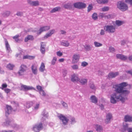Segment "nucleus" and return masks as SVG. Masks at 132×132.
<instances>
[{"label":"nucleus","instance_id":"obj_3","mask_svg":"<svg viewBox=\"0 0 132 132\" xmlns=\"http://www.w3.org/2000/svg\"><path fill=\"white\" fill-rule=\"evenodd\" d=\"M117 7L120 10L124 11L127 10L128 7L127 5L122 1H119L117 3Z\"/></svg>","mask_w":132,"mask_h":132},{"label":"nucleus","instance_id":"obj_1","mask_svg":"<svg viewBox=\"0 0 132 132\" xmlns=\"http://www.w3.org/2000/svg\"><path fill=\"white\" fill-rule=\"evenodd\" d=\"M111 97L110 102L113 104L116 103L118 100H120L122 102H124L125 101V98L122 96L121 94H119L117 92L112 94Z\"/></svg>","mask_w":132,"mask_h":132},{"label":"nucleus","instance_id":"obj_20","mask_svg":"<svg viewBox=\"0 0 132 132\" xmlns=\"http://www.w3.org/2000/svg\"><path fill=\"white\" fill-rule=\"evenodd\" d=\"M35 30H33L32 28L25 29H24V32L26 33L27 32H37V29L36 28Z\"/></svg>","mask_w":132,"mask_h":132},{"label":"nucleus","instance_id":"obj_12","mask_svg":"<svg viewBox=\"0 0 132 132\" xmlns=\"http://www.w3.org/2000/svg\"><path fill=\"white\" fill-rule=\"evenodd\" d=\"M79 79L78 77V75L75 74H73L72 75L71 77V80L73 82L78 81Z\"/></svg>","mask_w":132,"mask_h":132},{"label":"nucleus","instance_id":"obj_29","mask_svg":"<svg viewBox=\"0 0 132 132\" xmlns=\"http://www.w3.org/2000/svg\"><path fill=\"white\" fill-rule=\"evenodd\" d=\"M33 103L32 101H28L26 102L25 105L27 108H29L31 107L33 105Z\"/></svg>","mask_w":132,"mask_h":132},{"label":"nucleus","instance_id":"obj_34","mask_svg":"<svg viewBox=\"0 0 132 132\" xmlns=\"http://www.w3.org/2000/svg\"><path fill=\"white\" fill-rule=\"evenodd\" d=\"M124 22L122 21H120L119 20H117L116 21V25L118 26H119L122 25Z\"/></svg>","mask_w":132,"mask_h":132},{"label":"nucleus","instance_id":"obj_43","mask_svg":"<svg viewBox=\"0 0 132 132\" xmlns=\"http://www.w3.org/2000/svg\"><path fill=\"white\" fill-rule=\"evenodd\" d=\"M10 14V12L9 11H6L4 12L3 14V15L4 16H8Z\"/></svg>","mask_w":132,"mask_h":132},{"label":"nucleus","instance_id":"obj_35","mask_svg":"<svg viewBox=\"0 0 132 132\" xmlns=\"http://www.w3.org/2000/svg\"><path fill=\"white\" fill-rule=\"evenodd\" d=\"M11 122L8 119L6 120L5 122H3V125L4 126H7L10 125Z\"/></svg>","mask_w":132,"mask_h":132},{"label":"nucleus","instance_id":"obj_54","mask_svg":"<svg viewBox=\"0 0 132 132\" xmlns=\"http://www.w3.org/2000/svg\"><path fill=\"white\" fill-rule=\"evenodd\" d=\"M71 120V123L72 124H74L76 122V121L75 120V118L73 117H72L70 119Z\"/></svg>","mask_w":132,"mask_h":132},{"label":"nucleus","instance_id":"obj_39","mask_svg":"<svg viewBox=\"0 0 132 132\" xmlns=\"http://www.w3.org/2000/svg\"><path fill=\"white\" fill-rule=\"evenodd\" d=\"M92 18L94 20H96L98 19V16L97 14L96 13H94L92 15Z\"/></svg>","mask_w":132,"mask_h":132},{"label":"nucleus","instance_id":"obj_21","mask_svg":"<svg viewBox=\"0 0 132 132\" xmlns=\"http://www.w3.org/2000/svg\"><path fill=\"white\" fill-rule=\"evenodd\" d=\"M117 93H118V94L121 93L122 94H125V95L128 94L130 93V91L127 90H126L125 89H123L121 91H116Z\"/></svg>","mask_w":132,"mask_h":132},{"label":"nucleus","instance_id":"obj_8","mask_svg":"<svg viewBox=\"0 0 132 132\" xmlns=\"http://www.w3.org/2000/svg\"><path fill=\"white\" fill-rule=\"evenodd\" d=\"M43 128L42 123L35 125L33 127V130L35 132H39Z\"/></svg>","mask_w":132,"mask_h":132},{"label":"nucleus","instance_id":"obj_17","mask_svg":"<svg viewBox=\"0 0 132 132\" xmlns=\"http://www.w3.org/2000/svg\"><path fill=\"white\" fill-rule=\"evenodd\" d=\"M112 118V114L110 113H108L106 115V118L105 120V123L107 124L110 123V120Z\"/></svg>","mask_w":132,"mask_h":132},{"label":"nucleus","instance_id":"obj_50","mask_svg":"<svg viewBox=\"0 0 132 132\" xmlns=\"http://www.w3.org/2000/svg\"><path fill=\"white\" fill-rule=\"evenodd\" d=\"M109 50L110 52L113 53L115 52V48L112 46H110L109 47Z\"/></svg>","mask_w":132,"mask_h":132},{"label":"nucleus","instance_id":"obj_19","mask_svg":"<svg viewBox=\"0 0 132 132\" xmlns=\"http://www.w3.org/2000/svg\"><path fill=\"white\" fill-rule=\"evenodd\" d=\"M91 102L93 103L96 104L98 102V99L96 97L95 95H92L90 98Z\"/></svg>","mask_w":132,"mask_h":132},{"label":"nucleus","instance_id":"obj_44","mask_svg":"<svg viewBox=\"0 0 132 132\" xmlns=\"http://www.w3.org/2000/svg\"><path fill=\"white\" fill-rule=\"evenodd\" d=\"M71 67L74 70H76L78 69V66L77 64H74L71 66Z\"/></svg>","mask_w":132,"mask_h":132},{"label":"nucleus","instance_id":"obj_42","mask_svg":"<svg viewBox=\"0 0 132 132\" xmlns=\"http://www.w3.org/2000/svg\"><path fill=\"white\" fill-rule=\"evenodd\" d=\"M14 67V65L13 64H9L7 65V68L9 69L10 70H12L13 69V67Z\"/></svg>","mask_w":132,"mask_h":132},{"label":"nucleus","instance_id":"obj_6","mask_svg":"<svg viewBox=\"0 0 132 132\" xmlns=\"http://www.w3.org/2000/svg\"><path fill=\"white\" fill-rule=\"evenodd\" d=\"M27 68V66L22 64L20 66V69L18 72V73L20 76L23 75H24V72L26 71Z\"/></svg>","mask_w":132,"mask_h":132},{"label":"nucleus","instance_id":"obj_47","mask_svg":"<svg viewBox=\"0 0 132 132\" xmlns=\"http://www.w3.org/2000/svg\"><path fill=\"white\" fill-rule=\"evenodd\" d=\"M127 42H129L128 41L126 40H122L120 42L122 46L126 44Z\"/></svg>","mask_w":132,"mask_h":132},{"label":"nucleus","instance_id":"obj_28","mask_svg":"<svg viewBox=\"0 0 132 132\" xmlns=\"http://www.w3.org/2000/svg\"><path fill=\"white\" fill-rule=\"evenodd\" d=\"M78 81L82 85H85L87 83V79L83 78L79 79Z\"/></svg>","mask_w":132,"mask_h":132},{"label":"nucleus","instance_id":"obj_56","mask_svg":"<svg viewBox=\"0 0 132 132\" xmlns=\"http://www.w3.org/2000/svg\"><path fill=\"white\" fill-rule=\"evenodd\" d=\"M125 2L130 4L131 5H132V0H125Z\"/></svg>","mask_w":132,"mask_h":132},{"label":"nucleus","instance_id":"obj_31","mask_svg":"<svg viewBox=\"0 0 132 132\" xmlns=\"http://www.w3.org/2000/svg\"><path fill=\"white\" fill-rule=\"evenodd\" d=\"M45 69V65L42 62L39 68V70L41 72H43Z\"/></svg>","mask_w":132,"mask_h":132},{"label":"nucleus","instance_id":"obj_38","mask_svg":"<svg viewBox=\"0 0 132 132\" xmlns=\"http://www.w3.org/2000/svg\"><path fill=\"white\" fill-rule=\"evenodd\" d=\"M11 103L13 104L16 107L15 108H14V111H15L17 110V107L19 106L18 103L17 102L15 101H13L11 102Z\"/></svg>","mask_w":132,"mask_h":132},{"label":"nucleus","instance_id":"obj_45","mask_svg":"<svg viewBox=\"0 0 132 132\" xmlns=\"http://www.w3.org/2000/svg\"><path fill=\"white\" fill-rule=\"evenodd\" d=\"M89 86L90 88L92 89L95 90L96 89V87L92 83H91L89 84Z\"/></svg>","mask_w":132,"mask_h":132},{"label":"nucleus","instance_id":"obj_33","mask_svg":"<svg viewBox=\"0 0 132 132\" xmlns=\"http://www.w3.org/2000/svg\"><path fill=\"white\" fill-rule=\"evenodd\" d=\"M35 57L34 56H29L28 55H25L23 57V59H28L30 60L32 59L35 58Z\"/></svg>","mask_w":132,"mask_h":132},{"label":"nucleus","instance_id":"obj_27","mask_svg":"<svg viewBox=\"0 0 132 132\" xmlns=\"http://www.w3.org/2000/svg\"><path fill=\"white\" fill-rule=\"evenodd\" d=\"M119 74V73L117 72L114 73L112 72L109 74L108 75L109 77L110 78H112L115 77Z\"/></svg>","mask_w":132,"mask_h":132},{"label":"nucleus","instance_id":"obj_60","mask_svg":"<svg viewBox=\"0 0 132 132\" xmlns=\"http://www.w3.org/2000/svg\"><path fill=\"white\" fill-rule=\"evenodd\" d=\"M67 71L66 70H63V75L64 77H65L67 73Z\"/></svg>","mask_w":132,"mask_h":132},{"label":"nucleus","instance_id":"obj_23","mask_svg":"<svg viewBox=\"0 0 132 132\" xmlns=\"http://www.w3.org/2000/svg\"><path fill=\"white\" fill-rule=\"evenodd\" d=\"M31 69L33 73L36 75L37 73V67L35 64L33 65L31 67Z\"/></svg>","mask_w":132,"mask_h":132},{"label":"nucleus","instance_id":"obj_4","mask_svg":"<svg viewBox=\"0 0 132 132\" xmlns=\"http://www.w3.org/2000/svg\"><path fill=\"white\" fill-rule=\"evenodd\" d=\"M57 117L62 122V123L64 125H65L67 124L69 119L65 116L60 114Z\"/></svg>","mask_w":132,"mask_h":132},{"label":"nucleus","instance_id":"obj_25","mask_svg":"<svg viewBox=\"0 0 132 132\" xmlns=\"http://www.w3.org/2000/svg\"><path fill=\"white\" fill-rule=\"evenodd\" d=\"M95 128L98 132H101L103 130L102 127L99 125H96Z\"/></svg>","mask_w":132,"mask_h":132},{"label":"nucleus","instance_id":"obj_10","mask_svg":"<svg viewBox=\"0 0 132 132\" xmlns=\"http://www.w3.org/2000/svg\"><path fill=\"white\" fill-rule=\"evenodd\" d=\"M32 89L35 90V89L32 87L27 86L26 85H22L21 86V90L26 91Z\"/></svg>","mask_w":132,"mask_h":132},{"label":"nucleus","instance_id":"obj_57","mask_svg":"<svg viewBox=\"0 0 132 132\" xmlns=\"http://www.w3.org/2000/svg\"><path fill=\"white\" fill-rule=\"evenodd\" d=\"M36 88L37 89L39 90V92L43 90L42 89V87L40 86L39 85L37 86H36Z\"/></svg>","mask_w":132,"mask_h":132},{"label":"nucleus","instance_id":"obj_53","mask_svg":"<svg viewBox=\"0 0 132 132\" xmlns=\"http://www.w3.org/2000/svg\"><path fill=\"white\" fill-rule=\"evenodd\" d=\"M88 64V63L87 62L84 61L82 62L81 66L83 67H85Z\"/></svg>","mask_w":132,"mask_h":132},{"label":"nucleus","instance_id":"obj_22","mask_svg":"<svg viewBox=\"0 0 132 132\" xmlns=\"http://www.w3.org/2000/svg\"><path fill=\"white\" fill-rule=\"evenodd\" d=\"M123 128L121 130L122 132H126V130L128 131V129L129 128L128 127V124L125 123V124L123 125Z\"/></svg>","mask_w":132,"mask_h":132},{"label":"nucleus","instance_id":"obj_64","mask_svg":"<svg viewBox=\"0 0 132 132\" xmlns=\"http://www.w3.org/2000/svg\"><path fill=\"white\" fill-rule=\"evenodd\" d=\"M128 73L130 74L132 76V69L126 71Z\"/></svg>","mask_w":132,"mask_h":132},{"label":"nucleus","instance_id":"obj_24","mask_svg":"<svg viewBox=\"0 0 132 132\" xmlns=\"http://www.w3.org/2000/svg\"><path fill=\"white\" fill-rule=\"evenodd\" d=\"M34 39V37L31 35H28L24 39V42H27L29 40H33Z\"/></svg>","mask_w":132,"mask_h":132},{"label":"nucleus","instance_id":"obj_51","mask_svg":"<svg viewBox=\"0 0 132 132\" xmlns=\"http://www.w3.org/2000/svg\"><path fill=\"white\" fill-rule=\"evenodd\" d=\"M56 57H54L51 62V64L54 65L55 64V62L56 61Z\"/></svg>","mask_w":132,"mask_h":132},{"label":"nucleus","instance_id":"obj_26","mask_svg":"<svg viewBox=\"0 0 132 132\" xmlns=\"http://www.w3.org/2000/svg\"><path fill=\"white\" fill-rule=\"evenodd\" d=\"M5 46L7 51L8 52L10 53V52L11 51L10 49V45L7 41L6 39H5Z\"/></svg>","mask_w":132,"mask_h":132},{"label":"nucleus","instance_id":"obj_14","mask_svg":"<svg viewBox=\"0 0 132 132\" xmlns=\"http://www.w3.org/2000/svg\"><path fill=\"white\" fill-rule=\"evenodd\" d=\"M117 58L122 60H125L128 59L127 56L120 54H117L116 55Z\"/></svg>","mask_w":132,"mask_h":132},{"label":"nucleus","instance_id":"obj_2","mask_svg":"<svg viewBox=\"0 0 132 132\" xmlns=\"http://www.w3.org/2000/svg\"><path fill=\"white\" fill-rule=\"evenodd\" d=\"M128 84L127 82H123L119 84H116L113 86V88L115 89V91H121L123 89H125L124 88L127 86Z\"/></svg>","mask_w":132,"mask_h":132},{"label":"nucleus","instance_id":"obj_36","mask_svg":"<svg viewBox=\"0 0 132 132\" xmlns=\"http://www.w3.org/2000/svg\"><path fill=\"white\" fill-rule=\"evenodd\" d=\"M61 45L66 47L68 46L69 43L67 41H64L61 43Z\"/></svg>","mask_w":132,"mask_h":132},{"label":"nucleus","instance_id":"obj_9","mask_svg":"<svg viewBox=\"0 0 132 132\" xmlns=\"http://www.w3.org/2000/svg\"><path fill=\"white\" fill-rule=\"evenodd\" d=\"M27 2L28 4L32 6H38L39 5V2L38 1H32L31 0H28Z\"/></svg>","mask_w":132,"mask_h":132},{"label":"nucleus","instance_id":"obj_63","mask_svg":"<svg viewBox=\"0 0 132 132\" xmlns=\"http://www.w3.org/2000/svg\"><path fill=\"white\" fill-rule=\"evenodd\" d=\"M5 92L7 93H8L10 92L11 91V90L8 88L5 89L4 90Z\"/></svg>","mask_w":132,"mask_h":132},{"label":"nucleus","instance_id":"obj_13","mask_svg":"<svg viewBox=\"0 0 132 132\" xmlns=\"http://www.w3.org/2000/svg\"><path fill=\"white\" fill-rule=\"evenodd\" d=\"M50 28V26H43L40 28L38 31V32L39 33H41L44 31L49 30Z\"/></svg>","mask_w":132,"mask_h":132},{"label":"nucleus","instance_id":"obj_5","mask_svg":"<svg viewBox=\"0 0 132 132\" xmlns=\"http://www.w3.org/2000/svg\"><path fill=\"white\" fill-rule=\"evenodd\" d=\"M73 5L75 8L78 9H84L86 6V5L85 3L80 2L75 3Z\"/></svg>","mask_w":132,"mask_h":132},{"label":"nucleus","instance_id":"obj_37","mask_svg":"<svg viewBox=\"0 0 132 132\" xmlns=\"http://www.w3.org/2000/svg\"><path fill=\"white\" fill-rule=\"evenodd\" d=\"M130 117L128 115H126L125 116L124 121L125 122L130 121Z\"/></svg>","mask_w":132,"mask_h":132},{"label":"nucleus","instance_id":"obj_49","mask_svg":"<svg viewBox=\"0 0 132 132\" xmlns=\"http://www.w3.org/2000/svg\"><path fill=\"white\" fill-rule=\"evenodd\" d=\"M98 16L100 18L102 19L103 18H105V15L104 13H100L99 14Z\"/></svg>","mask_w":132,"mask_h":132},{"label":"nucleus","instance_id":"obj_40","mask_svg":"<svg viewBox=\"0 0 132 132\" xmlns=\"http://www.w3.org/2000/svg\"><path fill=\"white\" fill-rule=\"evenodd\" d=\"M63 7L65 9H69L71 7L70 4L68 3L64 4L63 5Z\"/></svg>","mask_w":132,"mask_h":132},{"label":"nucleus","instance_id":"obj_48","mask_svg":"<svg viewBox=\"0 0 132 132\" xmlns=\"http://www.w3.org/2000/svg\"><path fill=\"white\" fill-rule=\"evenodd\" d=\"M93 8V6L92 4H89L88 7L87 11L88 12H89L92 10Z\"/></svg>","mask_w":132,"mask_h":132},{"label":"nucleus","instance_id":"obj_62","mask_svg":"<svg viewBox=\"0 0 132 132\" xmlns=\"http://www.w3.org/2000/svg\"><path fill=\"white\" fill-rule=\"evenodd\" d=\"M7 85L6 84H2V88H1L2 89H3L4 88H5L7 87Z\"/></svg>","mask_w":132,"mask_h":132},{"label":"nucleus","instance_id":"obj_58","mask_svg":"<svg viewBox=\"0 0 132 132\" xmlns=\"http://www.w3.org/2000/svg\"><path fill=\"white\" fill-rule=\"evenodd\" d=\"M62 105L65 108H67L68 107V105L67 104L65 103V102H63V103H62Z\"/></svg>","mask_w":132,"mask_h":132},{"label":"nucleus","instance_id":"obj_18","mask_svg":"<svg viewBox=\"0 0 132 132\" xmlns=\"http://www.w3.org/2000/svg\"><path fill=\"white\" fill-rule=\"evenodd\" d=\"M42 115L43 117L42 118V120L44 121L45 120V118H47L48 116V113L47 112L45 109H44L42 113Z\"/></svg>","mask_w":132,"mask_h":132},{"label":"nucleus","instance_id":"obj_55","mask_svg":"<svg viewBox=\"0 0 132 132\" xmlns=\"http://www.w3.org/2000/svg\"><path fill=\"white\" fill-rule=\"evenodd\" d=\"M52 34H47L46 35L44 36V38H47L51 36Z\"/></svg>","mask_w":132,"mask_h":132},{"label":"nucleus","instance_id":"obj_41","mask_svg":"<svg viewBox=\"0 0 132 132\" xmlns=\"http://www.w3.org/2000/svg\"><path fill=\"white\" fill-rule=\"evenodd\" d=\"M94 44L95 46L96 47L101 46L102 45V44L98 43L96 42H95L94 43Z\"/></svg>","mask_w":132,"mask_h":132},{"label":"nucleus","instance_id":"obj_30","mask_svg":"<svg viewBox=\"0 0 132 132\" xmlns=\"http://www.w3.org/2000/svg\"><path fill=\"white\" fill-rule=\"evenodd\" d=\"M61 7H57L53 8L50 11V13H53L56 12L60 11L61 10Z\"/></svg>","mask_w":132,"mask_h":132},{"label":"nucleus","instance_id":"obj_16","mask_svg":"<svg viewBox=\"0 0 132 132\" xmlns=\"http://www.w3.org/2000/svg\"><path fill=\"white\" fill-rule=\"evenodd\" d=\"M79 56L78 55L74 54L73 56V59L72 63H77L79 61Z\"/></svg>","mask_w":132,"mask_h":132},{"label":"nucleus","instance_id":"obj_7","mask_svg":"<svg viewBox=\"0 0 132 132\" xmlns=\"http://www.w3.org/2000/svg\"><path fill=\"white\" fill-rule=\"evenodd\" d=\"M104 29L108 32H114L115 30V27L112 25H107L104 27Z\"/></svg>","mask_w":132,"mask_h":132},{"label":"nucleus","instance_id":"obj_15","mask_svg":"<svg viewBox=\"0 0 132 132\" xmlns=\"http://www.w3.org/2000/svg\"><path fill=\"white\" fill-rule=\"evenodd\" d=\"M46 45L45 43L42 42L41 43L40 51L42 54H43L45 53Z\"/></svg>","mask_w":132,"mask_h":132},{"label":"nucleus","instance_id":"obj_61","mask_svg":"<svg viewBox=\"0 0 132 132\" xmlns=\"http://www.w3.org/2000/svg\"><path fill=\"white\" fill-rule=\"evenodd\" d=\"M23 14V13L20 12L18 11L17 12L16 15L18 16H21Z\"/></svg>","mask_w":132,"mask_h":132},{"label":"nucleus","instance_id":"obj_11","mask_svg":"<svg viewBox=\"0 0 132 132\" xmlns=\"http://www.w3.org/2000/svg\"><path fill=\"white\" fill-rule=\"evenodd\" d=\"M12 110V108L11 106L8 105H6L5 110V116L7 117L8 115L11 113Z\"/></svg>","mask_w":132,"mask_h":132},{"label":"nucleus","instance_id":"obj_46","mask_svg":"<svg viewBox=\"0 0 132 132\" xmlns=\"http://www.w3.org/2000/svg\"><path fill=\"white\" fill-rule=\"evenodd\" d=\"M102 10L103 12L108 11L109 10V8L108 6H105L102 8Z\"/></svg>","mask_w":132,"mask_h":132},{"label":"nucleus","instance_id":"obj_59","mask_svg":"<svg viewBox=\"0 0 132 132\" xmlns=\"http://www.w3.org/2000/svg\"><path fill=\"white\" fill-rule=\"evenodd\" d=\"M56 54L58 56H61L62 55V53L60 51H58L57 52Z\"/></svg>","mask_w":132,"mask_h":132},{"label":"nucleus","instance_id":"obj_32","mask_svg":"<svg viewBox=\"0 0 132 132\" xmlns=\"http://www.w3.org/2000/svg\"><path fill=\"white\" fill-rule=\"evenodd\" d=\"M84 47L85 50L87 51L91 50L92 49V47L89 45H86L84 46Z\"/></svg>","mask_w":132,"mask_h":132},{"label":"nucleus","instance_id":"obj_52","mask_svg":"<svg viewBox=\"0 0 132 132\" xmlns=\"http://www.w3.org/2000/svg\"><path fill=\"white\" fill-rule=\"evenodd\" d=\"M39 92L40 94L42 96L45 97L46 96V94L44 90H42Z\"/></svg>","mask_w":132,"mask_h":132}]
</instances>
